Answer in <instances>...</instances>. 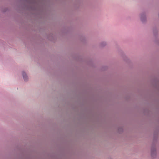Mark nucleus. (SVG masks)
<instances>
[{
	"instance_id": "nucleus-1",
	"label": "nucleus",
	"mask_w": 159,
	"mask_h": 159,
	"mask_svg": "<svg viewBox=\"0 0 159 159\" xmlns=\"http://www.w3.org/2000/svg\"><path fill=\"white\" fill-rule=\"evenodd\" d=\"M151 156L152 158L154 159L157 157V152L155 145L152 144L151 148Z\"/></svg>"
},
{
	"instance_id": "nucleus-2",
	"label": "nucleus",
	"mask_w": 159,
	"mask_h": 159,
	"mask_svg": "<svg viewBox=\"0 0 159 159\" xmlns=\"http://www.w3.org/2000/svg\"><path fill=\"white\" fill-rule=\"evenodd\" d=\"M139 17L140 20L143 24H145L147 22V18L146 13L145 11H143L139 14Z\"/></svg>"
},
{
	"instance_id": "nucleus-3",
	"label": "nucleus",
	"mask_w": 159,
	"mask_h": 159,
	"mask_svg": "<svg viewBox=\"0 0 159 159\" xmlns=\"http://www.w3.org/2000/svg\"><path fill=\"white\" fill-rule=\"evenodd\" d=\"M21 74L24 81L25 82H27L29 80V78L27 73L25 71L23 70L21 72Z\"/></svg>"
},
{
	"instance_id": "nucleus-4",
	"label": "nucleus",
	"mask_w": 159,
	"mask_h": 159,
	"mask_svg": "<svg viewBox=\"0 0 159 159\" xmlns=\"http://www.w3.org/2000/svg\"><path fill=\"white\" fill-rule=\"evenodd\" d=\"M107 44V43L106 41H102L99 44V46L101 48H103L105 47Z\"/></svg>"
},
{
	"instance_id": "nucleus-5",
	"label": "nucleus",
	"mask_w": 159,
	"mask_h": 159,
	"mask_svg": "<svg viewBox=\"0 0 159 159\" xmlns=\"http://www.w3.org/2000/svg\"><path fill=\"white\" fill-rule=\"evenodd\" d=\"M79 39L80 41L83 43H85L86 41V38L84 35H81L79 36Z\"/></svg>"
},
{
	"instance_id": "nucleus-6",
	"label": "nucleus",
	"mask_w": 159,
	"mask_h": 159,
	"mask_svg": "<svg viewBox=\"0 0 159 159\" xmlns=\"http://www.w3.org/2000/svg\"><path fill=\"white\" fill-rule=\"evenodd\" d=\"M123 131V129L122 128L120 127H118V131L119 133H121Z\"/></svg>"
},
{
	"instance_id": "nucleus-7",
	"label": "nucleus",
	"mask_w": 159,
	"mask_h": 159,
	"mask_svg": "<svg viewBox=\"0 0 159 159\" xmlns=\"http://www.w3.org/2000/svg\"><path fill=\"white\" fill-rule=\"evenodd\" d=\"M53 35L52 34H50L48 38L49 40H52L53 39Z\"/></svg>"
},
{
	"instance_id": "nucleus-8",
	"label": "nucleus",
	"mask_w": 159,
	"mask_h": 159,
	"mask_svg": "<svg viewBox=\"0 0 159 159\" xmlns=\"http://www.w3.org/2000/svg\"><path fill=\"white\" fill-rule=\"evenodd\" d=\"M153 33L154 35H155L157 33V30L156 28L154 29L153 30Z\"/></svg>"
},
{
	"instance_id": "nucleus-9",
	"label": "nucleus",
	"mask_w": 159,
	"mask_h": 159,
	"mask_svg": "<svg viewBox=\"0 0 159 159\" xmlns=\"http://www.w3.org/2000/svg\"><path fill=\"white\" fill-rule=\"evenodd\" d=\"M153 140L154 141H156L157 140V138L155 135H154Z\"/></svg>"
},
{
	"instance_id": "nucleus-10",
	"label": "nucleus",
	"mask_w": 159,
	"mask_h": 159,
	"mask_svg": "<svg viewBox=\"0 0 159 159\" xmlns=\"http://www.w3.org/2000/svg\"><path fill=\"white\" fill-rule=\"evenodd\" d=\"M105 68H106L104 69L105 70L107 68V67H105Z\"/></svg>"
}]
</instances>
